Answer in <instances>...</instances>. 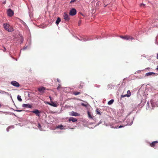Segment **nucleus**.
Wrapping results in <instances>:
<instances>
[{
    "instance_id": "obj_1",
    "label": "nucleus",
    "mask_w": 158,
    "mask_h": 158,
    "mask_svg": "<svg viewBox=\"0 0 158 158\" xmlns=\"http://www.w3.org/2000/svg\"><path fill=\"white\" fill-rule=\"evenodd\" d=\"M3 27L8 32H11L14 31L13 28L7 23H4L3 25Z\"/></svg>"
},
{
    "instance_id": "obj_2",
    "label": "nucleus",
    "mask_w": 158,
    "mask_h": 158,
    "mask_svg": "<svg viewBox=\"0 0 158 158\" xmlns=\"http://www.w3.org/2000/svg\"><path fill=\"white\" fill-rule=\"evenodd\" d=\"M120 37L121 38L123 39H125L127 40H134V38L131 36L128 35H125L124 36H120Z\"/></svg>"
},
{
    "instance_id": "obj_3",
    "label": "nucleus",
    "mask_w": 158,
    "mask_h": 158,
    "mask_svg": "<svg viewBox=\"0 0 158 158\" xmlns=\"http://www.w3.org/2000/svg\"><path fill=\"white\" fill-rule=\"evenodd\" d=\"M69 115L70 116H78L80 115V114L78 113L72 111L69 112Z\"/></svg>"
},
{
    "instance_id": "obj_4",
    "label": "nucleus",
    "mask_w": 158,
    "mask_h": 158,
    "mask_svg": "<svg viewBox=\"0 0 158 158\" xmlns=\"http://www.w3.org/2000/svg\"><path fill=\"white\" fill-rule=\"evenodd\" d=\"M69 14L71 16H73L76 14V10L74 8L71 9L69 12Z\"/></svg>"
},
{
    "instance_id": "obj_5",
    "label": "nucleus",
    "mask_w": 158,
    "mask_h": 158,
    "mask_svg": "<svg viewBox=\"0 0 158 158\" xmlns=\"http://www.w3.org/2000/svg\"><path fill=\"white\" fill-rule=\"evenodd\" d=\"M10 84L13 85L15 87H18L20 86L19 84L17 82L14 81H12L11 82Z\"/></svg>"
},
{
    "instance_id": "obj_6",
    "label": "nucleus",
    "mask_w": 158,
    "mask_h": 158,
    "mask_svg": "<svg viewBox=\"0 0 158 158\" xmlns=\"http://www.w3.org/2000/svg\"><path fill=\"white\" fill-rule=\"evenodd\" d=\"M45 89V88L44 87H40L38 89V90L42 94H43L44 92Z\"/></svg>"
},
{
    "instance_id": "obj_7",
    "label": "nucleus",
    "mask_w": 158,
    "mask_h": 158,
    "mask_svg": "<svg viewBox=\"0 0 158 158\" xmlns=\"http://www.w3.org/2000/svg\"><path fill=\"white\" fill-rule=\"evenodd\" d=\"M63 16L64 19H65V21H69V17L68 15L67 14L65 13H64Z\"/></svg>"
},
{
    "instance_id": "obj_8",
    "label": "nucleus",
    "mask_w": 158,
    "mask_h": 158,
    "mask_svg": "<svg viewBox=\"0 0 158 158\" xmlns=\"http://www.w3.org/2000/svg\"><path fill=\"white\" fill-rule=\"evenodd\" d=\"M131 95V92L130 91V90H128L127 91V94H126L124 95H121V98H123L124 97H130Z\"/></svg>"
},
{
    "instance_id": "obj_9",
    "label": "nucleus",
    "mask_w": 158,
    "mask_h": 158,
    "mask_svg": "<svg viewBox=\"0 0 158 158\" xmlns=\"http://www.w3.org/2000/svg\"><path fill=\"white\" fill-rule=\"evenodd\" d=\"M7 14L9 16H12L14 14L13 11L10 9H9L7 11Z\"/></svg>"
},
{
    "instance_id": "obj_10",
    "label": "nucleus",
    "mask_w": 158,
    "mask_h": 158,
    "mask_svg": "<svg viewBox=\"0 0 158 158\" xmlns=\"http://www.w3.org/2000/svg\"><path fill=\"white\" fill-rule=\"evenodd\" d=\"M158 143V141H156L152 142L151 143H150V145L151 147L154 148L156 145L157 143Z\"/></svg>"
},
{
    "instance_id": "obj_11",
    "label": "nucleus",
    "mask_w": 158,
    "mask_h": 158,
    "mask_svg": "<svg viewBox=\"0 0 158 158\" xmlns=\"http://www.w3.org/2000/svg\"><path fill=\"white\" fill-rule=\"evenodd\" d=\"M31 112L35 114L37 116H40V112L38 110L32 111Z\"/></svg>"
},
{
    "instance_id": "obj_12",
    "label": "nucleus",
    "mask_w": 158,
    "mask_h": 158,
    "mask_svg": "<svg viewBox=\"0 0 158 158\" xmlns=\"http://www.w3.org/2000/svg\"><path fill=\"white\" fill-rule=\"evenodd\" d=\"M51 103H50L49 102H47V103L48 104V105H49L51 106H54L55 107H56L57 106V105L56 103H55L54 102H53L52 101H51Z\"/></svg>"
},
{
    "instance_id": "obj_13",
    "label": "nucleus",
    "mask_w": 158,
    "mask_h": 158,
    "mask_svg": "<svg viewBox=\"0 0 158 158\" xmlns=\"http://www.w3.org/2000/svg\"><path fill=\"white\" fill-rule=\"evenodd\" d=\"M77 121V119L76 118H74L73 117H71L69 119V122L72 121L73 122H74Z\"/></svg>"
},
{
    "instance_id": "obj_14",
    "label": "nucleus",
    "mask_w": 158,
    "mask_h": 158,
    "mask_svg": "<svg viewBox=\"0 0 158 158\" xmlns=\"http://www.w3.org/2000/svg\"><path fill=\"white\" fill-rule=\"evenodd\" d=\"M22 106L23 107H24V108L28 107L29 108H31L32 107V106L29 104H23Z\"/></svg>"
},
{
    "instance_id": "obj_15",
    "label": "nucleus",
    "mask_w": 158,
    "mask_h": 158,
    "mask_svg": "<svg viewBox=\"0 0 158 158\" xmlns=\"http://www.w3.org/2000/svg\"><path fill=\"white\" fill-rule=\"evenodd\" d=\"M87 114H88V117L89 118L93 119V116H92V115L91 114V113L89 111H88L87 112Z\"/></svg>"
},
{
    "instance_id": "obj_16",
    "label": "nucleus",
    "mask_w": 158,
    "mask_h": 158,
    "mask_svg": "<svg viewBox=\"0 0 158 158\" xmlns=\"http://www.w3.org/2000/svg\"><path fill=\"white\" fill-rule=\"evenodd\" d=\"M155 74V73H154L149 72V73H146V76H149L152 75V74L154 75V74Z\"/></svg>"
},
{
    "instance_id": "obj_17",
    "label": "nucleus",
    "mask_w": 158,
    "mask_h": 158,
    "mask_svg": "<svg viewBox=\"0 0 158 158\" xmlns=\"http://www.w3.org/2000/svg\"><path fill=\"white\" fill-rule=\"evenodd\" d=\"M61 21V19L59 17H58L57 19V20L56 21V24L57 25L59 24V23Z\"/></svg>"
},
{
    "instance_id": "obj_18",
    "label": "nucleus",
    "mask_w": 158,
    "mask_h": 158,
    "mask_svg": "<svg viewBox=\"0 0 158 158\" xmlns=\"http://www.w3.org/2000/svg\"><path fill=\"white\" fill-rule=\"evenodd\" d=\"M81 93L79 92H78L77 91H73V94L75 95H77L80 94Z\"/></svg>"
},
{
    "instance_id": "obj_19",
    "label": "nucleus",
    "mask_w": 158,
    "mask_h": 158,
    "mask_svg": "<svg viewBox=\"0 0 158 158\" xmlns=\"http://www.w3.org/2000/svg\"><path fill=\"white\" fill-rule=\"evenodd\" d=\"M84 85V82H81L80 84V85L79 87V88L80 89H81L83 87V86Z\"/></svg>"
},
{
    "instance_id": "obj_20",
    "label": "nucleus",
    "mask_w": 158,
    "mask_h": 158,
    "mask_svg": "<svg viewBox=\"0 0 158 158\" xmlns=\"http://www.w3.org/2000/svg\"><path fill=\"white\" fill-rule=\"evenodd\" d=\"M114 100L113 99H111L108 102V104L109 105L112 104L114 102Z\"/></svg>"
},
{
    "instance_id": "obj_21",
    "label": "nucleus",
    "mask_w": 158,
    "mask_h": 158,
    "mask_svg": "<svg viewBox=\"0 0 158 158\" xmlns=\"http://www.w3.org/2000/svg\"><path fill=\"white\" fill-rule=\"evenodd\" d=\"M57 128H59L60 129H64V127L62 125H58L57 127Z\"/></svg>"
},
{
    "instance_id": "obj_22",
    "label": "nucleus",
    "mask_w": 158,
    "mask_h": 158,
    "mask_svg": "<svg viewBox=\"0 0 158 158\" xmlns=\"http://www.w3.org/2000/svg\"><path fill=\"white\" fill-rule=\"evenodd\" d=\"M96 113L97 114H99L100 115H101V113L100 112V110H99L98 109H96Z\"/></svg>"
},
{
    "instance_id": "obj_23",
    "label": "nucleus",
    "mask_w": 158,
    "mask_h": 158,
    "mask_svg": "<svg viewBox=\"0 0 158 158\" xmlns=\"http://www.w3.org/2000/svg\"><path fill=\"white\" fill-rule=\"evenodd\" d=\"M17 98H18V100L20 101V102H21L22 101V99H21V97L19 96V95H18V96H17Z\"/></svg>"
},
{
    "instance_id": "obj_24",
    "label": "nucleus",
    "mask_w": 158,
    "mask_h": 158,
    "mask_svg": "<svg viewBox=\"0 0 158 158\" xmlns=\"http://www.w3.org/2000/svg\"><path fill=\"white\" fill-rule=\"evenodd\" d=\"M145 6V5L143 4V3H142L141 4H140V7H142V6H143V7H144Z\"/></svg>"
},
{
    "instance_id": "obj_25",
    "label": "nucleus",
    "mask_w": 158,
    "mask_h": 158,
    "mask_svg": "<svg viewBox=\"0 0 158 158\" xmlns=\"http://www.w3.org/2000/svg\"><path fill=\"white\" fill-rule=\"evenodd\" d=\"M76 0H71L70 2V3H72L73 2H75V1H76Z\"/></svg>"
},
{
    "instance_id": "obj_26",
    "label": "nucleus",
    "mask_w": 158,
    "mask_h": 158,
    "mask_svg": "<svg viewBox=\"0 0 158 158\" xmlns=\"http://www.w3.org/2000/svg\"><path fill=\"white\" fill-rule=\"evenodd\" d=\"M3 49H2V50L4 52H5L6 50V49L4 47H3Z\"/></svg>"
},
{
    "instance_id": "obj_27",
    "label": "nucleus",
    "mask_w": 158,
    "mask_h": 158,
    "mask_svg": "<svg viewBox=\"0 0 158 158\" xmlns=\"http://www.w3.org/2000/svg\"><path fill=\"white\" fill-rule=\"evenodd\" d=\"M81 105L84 106H86V105L83 103L81 104Z\"/></svg>"
},
{
    "instance_id": "obj_28",
    "label": "nucleus",
    "mask_w": 158,
    "mask_h": 158,
    "mask_svg": "<svg viewBox=\"0 0 158 158\" xmlns=\"http://www.w3.org/2000/svg\"><path fill=\"white\" fill-rule=\"evenodd\" d=\"M16 111L18 112H21L22 111V110H16Z\"/></svg>"
},
{
    "instance_id": "obj_29",
    "label": "nucleus",
    "mask_w": 158,
    "mask_h": 158,
    "mask_svg": "<svg viewBox=\"0 0 158 158\" xmlns=\"http://www.w3.org/2000/svg\"><path fill=\"white\" fill-rule=\"evenodd\" d=\"M57 81L59 82H60V80L59 79H57Z\"/></svg>"
},
{
    "instance_id": "obj_30",
    "label": "nucleus",
    "mask_w": 158,
    "mask_h": 158,
    "mask_svg": "<svg viewBox=\"0 0 158 158\" xmlns=\"http://www.w3.org/2000/svg\"><path fill=\"white\" fill-rule=\"evenodd\" d=\"M124 126H120L119 127V128H122V127H123Z\"/></svg>"
},
{
    "instance_id": "obj_31",
    "label": "nucleus",
    "mask_w": 158,
    "mask_h": 158,
    "mask_svg": "<svg viewBox=\"0 0 158 158\" xmlns=\"http://www.w3.org/2000/svg\"><path fill=\"white\" fill-rule=\"evenodd\" d=\"M156 58L157 59H158V53L157 54Z\"/></svg>"
},
{
    "instance_id": "obj_32",
    "label": "nucleus",
    "mask_w": 158,
    "mask_h": 158,
    "mask_svg": "<svg viewBox=\"0 0 158 158\" xmlns=\"http://www.w3.org/2000/svg\"><path fill=\"white\" fill-rule=\"evenodd\" d=\"M49 98H50V99L51 101V102L52 100V98L51 97H49Z\"/></svg>"
},
{
    "instance_id": "obj_33",
    "label": "nucleus",
    "mask_w": 158,
    "mask_h": 158,
    "mask_svg": "<svg viewBox=\"0 0 158 158\" xmlns=\"http://www.w3.org/2000/svg\"><path fill=\"white\" fill-rule=\"evenodd\" d=\"M156 69L158 71V65L157 66V68Z\"/></svg>"
},
{
    "instance_id": "obj_34",
    "label": "nucleus",
    "mask_w": 158,
    "mask_h": 158,
    "mask_svg": "<svg viewBox=\"0 0 158 158\" xmlns=\"http://www.w3.org/2000/svg\"><path fill=\"white\" fill-rule=\"evenodd\" d=\"M60 88V86H58V87L57 88V89H58Z\"/></svg>"
},
{
    "instance_id": "obj_35",
    "label": "nucleus",
    "mask_w": 158,
    "mask_h": 158,
    "mask_svg": "<svg viewBox=\"0 0 158 158\" xmlns=\"http://www.w3.org/2000/svg\"><path fill=\"white\" fill-rule=\"evenodd\" d=\"M38 125H39V127H40V124L39 123L38 124Z\"/></svg>"
},
{
    "instance_id": "obj_36",
    "label": "nucleus",
    "mask_w": 158,
    "mask_h": 158,
    "mask_svg": "<svg viewBox=\"0 0 158 158\" xmlns=\"http://www.w3.org/2000/svg\"><path fill=\"white\" fill-rule=\"evenodd\" d=\"M81 21H80L79 22L78 24L79 25L80 24Z\"/></svg>"
},
{
    "instance_id": "obj_37",
    "label": "nucleus",
    "mask_w": 158,
    "mask_h": 158,
    "mask_svg": "<svg viewBox=\"0 0 158 158\" xmlns=\"http://www.w3.org/2000/svg\"><path fill=\"white\" fill-rule=\"evenodd\" d=\"M1 107V103H0V108Z\"/></svg>"
}]
</instances>
